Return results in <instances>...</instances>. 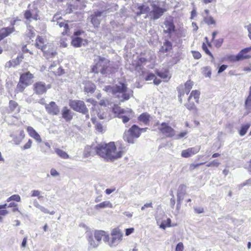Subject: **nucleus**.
<instances>
[{"mask_svg":"<svg viewBox=\"0 0 251 251\" xmlns=\"http://www.w3.org/2000/svg\"><path fill=\"white\" fill-rule=\"evenodd\" d=\"M97 154L108 161H114L121 158L124 151L117 150L114 142L99 144L94 148Z\"/></svg>","mask_w":251,"mask_h":251,"instance_id":"obj_1","label":"nucleus"},{"mask_svg":"<svg viewBox=\"0 0 251 251\" xmlns=\"http://www.w3.org/2000/svg\"><path fill=\"white\" fill-rule=\"evenodd\" d=\"M105 90L111 93L115 98L119 99L121 102L128 100L133 96V91L128 88L124 83L120 82L113 86H107Z\"/></svg>","mask_w":251,"mask_h":251,"instance_id":"obj_2","label":"nucleus"},{"mask_svg":"<svg viewBox=\"0 0 251 251\" xmlns=\"http://www.w3.org/2000/svg\"><path fill=\"white\" fill-rule=\"evenodd\" d=\"M116 68L112 67L110 61L105 58L99 57V60L92 68V72L95 73L100 72L102 74H109L115 72Z\"/></svg>","mask_w":251,"mask_h":251,"instance_id":"obj_3","label":"nucleus"},{"mask_svg":"<svg viewBox=\"0 0 251 251\" xmlns=\"http://www.w3.org/2000/svg\"><path fill=\"white\" fill-rule=\"evenodd\" d=\"M123 235V232L120 229L115 228L112 230L111 237L107 234L104 237L103 241L110 247H115L122 240Z\"/></svg>","mask_w":251,"mask_h":251,"instance_id":"obj_4","label":"nucleus"},{"mask_svg":"<svg viewBox=\"0 0 251 251\" xmlns=\"http://www.w3.org/2000/svg\"><path fill=\"white\" fill-rule=\"evenodd\" d=\"M113 111L115 114L122 119L124 123H126L134 116L133 111L130 109L125 110L121 108L118 105H114L113 108Z\"/></svg>","mask_w":251,"mask_h":251,"instance_id":"obj_5","label":"nucleus"},{"mask_svg":"<svg viewBox=\"0 0 251 251\" xmlns=\"http://www.w3.org/2000/svg\"><path fill=\"white\" fill-rule=\"evenodd\" d=\"M140 128L135 125H134L127 131H125L124 135L125 141L128 143H133L135 138L140 136Z\"/></svg>","mask_w":251,"mask_h":251,"instance_id":"obj_6","label":"nucleus"},{"mask_svg":"<svg viewBox=\"0 0 251 251\" xmlns=\"http://www.w3.org/2000/svg\"><path fill=\"white\" fill-rule=\"evenodd\" d=\"M158 130L167 137H172L175 135V130L168 124L162 123L158 126Z\"/></svg>","mask_w":251,"mask_h":251,"instance_id":"obj_7","label":"nucleus"},{"mask_svg":"<svg viewBox=\"0 0 251 251\" xmlns=\"http://www.w3.org/2000/svg\"><path fill=\"white\" fill-rule=\"evenodd\" d=\"M151 6L152 10L149 12V16L153 20L159 19L164 13L165 10L155 3H152Z\"/></svg>","mask_w":251,"mask_h":251,"instance_id":"obj_8","label":"nucleus"},{"mask_svg":"<svg viewBox=\"0 0 251 251\" xmlns=\"http://www.w3.org/2000/svg\"><path fill=\"white\" fill-rule=\"evenodd\" d=\"M70 105L74 110L83 114L88 111L84 102L81 100H72L70 102Z\"/></svg>","mask_w":251,"mask_h":251,"instance_id":"obj_9","label":"nucleus"},{"mask_svg":"<svg viewBox=\"0 0 251 251\" xmlns=\"http://www.w3.org/2000/svg\"><path fill=\"white\" fill-rule=\"evenodd\" d=\"M193 85V82L191 80L187 81L184 85H180L177 87V91H178V97L179 101L181 103L182 100L181 97L184 95L185 93L188 94L191 89L192 88Z\"/></svg>","mask_w":251,"mask_h":251,"instance_id":"obj_10","label":"nucleus"},{"mask_svg":"<svg viewBox=\"0 0 251 251\" xmlns=\"http://www.w3.org/2000/svg\"><path fill=\"white\" fill-rule=\"evenodd\" d=\"M47 42L45 38L43 37L38 36L36 40L35 46L37 48L41 49L42 51L45 52V55L46 57H48L50 54L49 52H46V49H47Z\"/></svg>","mask_w":251,"mask_h":251,"instance_id":"obj_11","label":"nucleus"},{"mask_svg":"<svg viewBox=\"0 0 251 251\" xmlns=\"http://www.w3.org/2000/svg\"><path fill=\"white\" fill-rule=\"evenodd\" d=\"M15 22L16 21H14L12 23H11L12 27H7L3 28L0 30V41L14 31L15 28L13 25H14ZM2 52V50L0 47V54H1Z\"/></svg>","mask_w":251,"mask_h":251,"instance_id":"obj_12","label":"nucleus"},{"mask_svg":"<svg viewBox=\"0 0 251 251\" xmlns=\"http://www.w3.org/2000/svg\"><path fill=\"white\" fill-rule=\"evenodd\" d=\"M33 87L35 92L38 95L46 93L47 90L50 88V87L47 86L44 82L40 81L35 83Z\"/></svg>","mask_w":251,"mask_h":251,"instance_id":"obj_13","label":"nucleus"},{"mask_svg":"<svg viewBox=\"0 0 251 251\" xmlns=\"http://www.w3.org/2000/svg\"><path fill=\"white\" fill-rule=\"evenodd\" d=\"M200 146L190 148L186 150H183L181 152V156L184 158H188L197 153L200 150Z\"/></svg>","mask_w":251,"mask_h":251,"instance_id":"obj_14","label":"nucleus"},{"mask_svg":"<svg viewBox=\"0 0 251 251\" xmlns=\"http://www.w3.org/2000/svg\"><path fill=\"white\" fill-rule=\"evenodd\" d=\"M46 109L49 114L53 115H57L59 112L58 106L53 101L50 102L49 104H47L46 105Z\"/></svg>","mask_w":251,"mask_h":251,"instance_id":"obj_15","label":"nucleus"},{"mask_svg":"<svg viewBox=\"0 0 251 251\" xmlns=\"http://www.w3.org/2000/svg\"><path fill=\"white\" fill-rule=\"evenodd\" d=\"M33 77V75L28 72L21 75L20 80L24 83L25 85L28 86L31 84Z\"/></svg>","mask_w":251,"mask_h":251,"instance_id":"obj_16","label":"nucleus"},{"mask_svg":"<svg viewBox=\"0 0 251 251\" xmlns=\"http://www.w3.org/2000/svg\"><path fill=\"white\" fill-rule=\"evenodd\" d=\"M101 12L97 11L91 15V23L95 27H98L100 24Z\"/></svg>","mask_w":251,"mask_h":251,"instance_id":"obj_17","label":"nucleus"},{"mask_svg":"<svg viewBox=\"0 0 251 251\" xmlns=\"http://www.w3.org/2000/svg\"><path fill=\"white\" fill-rule=\"evenodd\" d=\"M27 131L29 135L34 138L38 143L42 142V139L40 135L35 131V130L31 126H27Z\"/></svg>","mask_w":251,"mask_h":251,"instance_id":"obj_18","label":"nucleus"},{"mask_svg":"<svg viewBox=\"0 0 251 251\" xmlns=\"http://www.w3.org/2000/svg\"><path fill=\"white\" fill-rule=\"evenodd\" d=\"M251 51V46L242 50L238 53V57L239 58V60L240 61L251 58V55L248 54Z\"/></svg>","mask_w":251,"mask_h":251,"instance_id":"obj_19","label":"nucleus"},{"mask_svg":"<svg viewBox=\"0 0 251 251\" xmlns=\"http://www.w3.org/2000/svg\"><path fill=\"white\" fill-rule=\"evenodd\" d=\"M71 44L74 47L77 48L86 44L87 41L85 39L73 36Z\"/></svg>","mask_w":251,"mask_h":251,"instance_id":"obj_20","label":"nucleus"},{"mask_svg":"<svg viewBox=\"0 0 251 251\" xmlns=\"http://www.w3.org/2000/svg\"><path fill=\"white\" fill-rule=\"evenodd\" d=\"M11 137L13 138L14 143L16 145H18L22 142L25 137L24 131L21 130L18 135L11 134Z\"/></svg>","mask_w":251,"mask_h":251,"instance_id":"obj_21","label":"nucleus"},{"mask_svg":"<svg viewBox=\"0 0 251 251\" xmlns=\"http://www.w3.org/2000/svg\"><path fill=\"white\" fill-rule=\"evenodd\" d=\"M32 203L34 207L39 209L41 212L45 214H50V215H53L55 213L54 211L50 212L49 210L45 208L44 206L41 205L38 202L36 199H34L32 201Z\"/></svg>","mask_w":251,"mask_h":251,"instance_id":"obj_22","label":"nucleus"},{"mask_svg":"<svg viewBox=\"0 0 251 251\" xmlns=\"http://www.w3.org/2000/svg\"><path fill=\"white\" fill-rule=\"evenodd\" d=\"M186 193V186L184 185H180L177 192V200L178 202H181Z\"/></svg>","mask_w":251,"mask_h":251,"instance_id":"obj_23","label":"nucleus"},{"mask_svg":"<svg viewBox=\"0 0 251 251\" xmlns=\"http://www.w3.org/2000/svg\"><path fill=\"white\" fill-rule=\"evenodd\" d=\"M113 208V204L109 201H105L100 202L99 204H96L95 206L96 210H100V209H104L105 208Z\"/></svg>","mask_w":251,"mask_h":251,"instance_id":"obj_24","label":"nucleus"},{"mask_svg":"<svg viewBox=\"0 0 251 251\" xmlns=\"http://www.w3.org/2000/svg\"><path fill=\"white\" fill-rule=\"evenodd\" d=\"M165 29L164 31L166 33H171L175 31V25L172 21L166 20L164 22Z\"/></svg>","mask_w":251,"mask_h":251,"instance_id":"obj_25","label":"nucleus"},{"mask_svg":"<svg viewBox=\"0 0 251 251\" xmlns=\"http://www.w3.org/2000/svg\"><path fill=\"white\" fill-rule=\"evenodd\" d=\"M9 108L11 112L18 113L20 112V108L17 102L14 100H10L9 103Z\"/></svg>","mask_w":251,"mask_h":251,"instance_id":"obj_26","label":"nucleus"},{"mask_svg":"<svg viewBox=\"0 0 251 251\" xmlns=\"http://www.w3.org/2000/svg\"><path fill=\"white\" fill-rule=\"evenodd\" d=\"M106 235H107V234L104 231L98 230L95 232L94 237L100 244L102 238H103V239Z\"/></svg>","mask_w":251,"mask_h":251,"instance_id":"obj_27","label":"nucleus"},{"mask_svg":"<svg viewBox=\"0 0 251 251\" xmlns=\"http://www.w3.org/2000/svg\"><path fill=\"white\" fill-rule=\"evenodd\" d=\"M62 117L66 121H70L72 119V115L69 109L66 107H64L62 112Z\"/></svg>","mask_w":251,"mask_h":251,"instance_id":"obj_28","label":"nucleus"},{"mask_svg":"<svg viewBox=\"0 0 251 251\" xmlns=\"http://www.w3.org/2000/svg\"><path fill=\"white\" fill-rule=\"evenodd\" d=\"M84 90L87 93H93L95 90V86L94 84L90 82L86 81L84 83Z\"/></svg>","mask_w":251,"mask_h":251,"instance_id":"obj_29","label":"nucleus"},{"mask_svg":"<svg viewBox=\"0 0 251 251\" xmlns=\"http://www.w3.org/2000/svg\"><path fill=\"white\" fill-rule=\"evenodd\" d=\"M157 75L164 79V81H168L171 78V75L168 71H157Z\"/></svg>","mask_w":251,"mask_h":251,"instance_id":"obj_30","label":"nucleus"},{"mask_svg":"<svg viewBox=\"0 0 251 251\" xmlns=\"http://www.w3.org/2000/svg\"><path fill=\"white\" fill-rule=\"evenodd\" d=\"M55 152L61 158L68 159L69 158V155L65 151L58 148L54 149Z\"/></svg>","mask_w":251,"mask_h":251,"instance_id":"obj_31","label":"nucleus"},{"mask_svg":"<svg viewBox=\"0 0 251 251\" xmlns=\"http://www.w3.org/2000/svg\"><path fill=\"white\" fill-rule=\"evenodd\" d=\"M88 241L89 244V248H96L100 245L99 242L95 239L92 235L88 237Z\"/></svg>","mask_w":251,"mask_h":251,"instance_id":"obj_32","label":"nucleus"},{"mask_svg":"<svg viewBox=\"0 0 251 251\" xmlns=\"http://www.w3.org/2000/svg\"><path fill=\"white\" fill-rule=\"evenodd\" d=\"M38 15L37 14L33 15L30 10H27L25 13V17L27 20L30 21L31 19L37 20Z\"/></svg>","mask_w":251,"mask_h":251,"instance_id":"obj_33","label":"nucleus"},{"mask_svg":"<svg viewBox=\"0 0 251 251\" xmlns=\"http://www.w3.org/2000/svg\"><path fill=\"white\" fill-rule=\"evenodd\" d=\"M245 106L247 110L246 114H248L251 112V96H248L245 102Z\"/></svg>","mask_w":251,"mask_h":251,"instance_id":"obj_34","label":"nucleus"},{"mask_svg":"<svg viewBox=\"0 0 251 251\" xmlns=\"http://www.w3.org/2000/svg\"><path fill=\"white\" fill-rule=\"evenodd\" d=\"M200 92L198 90H194L192 91L190 94L189 97V100H191V99L193 97L194 99L195 100L197 103H199V100L200 98Z\"/></svg>","mask_w":251,"mask_h":251,"instance_id":"obj_35","label":"nucleus"},{"mask_svg":"<svg viewBox=\"0 0 251 251\" xmlns=\"http://www.w3.org/2000/svg\"><path fill=\"white\" fill-rule=\"evenodd\" d=\"M139 10V12L137 13L138 15H140L142 14H145L147 13H149L150 12V8L149 7L146 5H143L141 6H139L138 8Z\"/></svg>","mask_w":251,"mask_h":251,"instance_id":"obj_36","label":"nucleus"},{"mask_svg":"<svg viewBox=\"0 0 251 251\" xmlns=\"http://www.w3.org/2000/svg\"><path fill=\"white\" fill-rule=\"evenodd\" d=\"M176 34L179 38L185 37L187 35V30L183 28H180L176 30Z\"/></svg>","mask_w":251,"mask_h":251,"instance_id":"obj_37","label":"nucleus"},{"mask_svg":"<svg viewBox=\"0 0 251 251\" xmlns=\"http://www.w3.org/2000/svg\"><path fill=\"white\" fill-rule=\"evenodd\" d=\"M191 100H189V97L188 99V102L185 104V106L190 110H194L195 111H197V110L194 102L193 101H191Z\"/></svg>","mask_w":251,"mask_h":251,"instance_id":"obj_38","label":"nucleus"},{"mask_svg":"<svg viewBox=\"0 0 251 251\" xmlns=\"http://www.w3.org/2000/svg\"><path fill=\"white\" fill-rule=\"evenodd\" d=\"M23 58V57L22 56H18L16 59L9 61L8 63L10 66L15 67L20 64Z\"/></svg>","mask_w":251,"mask_h":251,"instance_id":"obj_39","label":"nucleus"},{"mask_svg":"<svg viewBox=\"0 0 251 251\" xmlns=\"http://www.w3.org/2000/svg\"><path fill=\"white\" fill-rule=\"evenodd\" d=\"M150 115L147 113H143L139 117V120L145 124H147L149 121Z\"/></svg>","mask_w":251,"mask_h":251,"instance_id":"obj_40","label":"nucleus"},{"mask_svg":"<svg viewBox=\"0 0 251 251\" xmlns=\"http://www.w3.org/2000/svg\"><path fill=\"white\" fill-rule=\"evenodd\" d=\"M250 124H245L242 126L240 130L239 131V134L240 136H243L246 134L248 129L250 126Z\"/></svg>","mask_w":251,"mask_h":251,"instance_id":"obj_41","label":"nucleus"},{"mask_svg":"<svg viewBox=\"0 0 251 251\" xmlns=\"http://www.w3.org/2000/svg\"><path fill=\"white\" fill-rule=\"evenodd\" d=\"M27 86L28 85H25L24 83L20 80L18 84H17L16 91L17 92H22Z\"/></svg>","mask_w":251,"mask_h":251,"instance_id":"obj_42","label":"nucleus"},{"mask_svg":"<svg viewBox=\"0 0 251 251\" xmlns=\"http://www.w3.org/2000/svg\"><path fill=\"white\" fill-rule=\"evenodd\" d=\"M41 192L37 190H33L31 191V197H37L39 200L43 198V196L41 195Z\"/></svg>","mask_w":251,"mask_h":251,"instance_id":"obj_43","label":"nucleus"},{"mask_svg":"<svg viewBox=\"0 0 251 251\" xmlns=\"http://www.w3.org/2000/svg\"><path fill=\"white\" fill-rule=\"evenodd\" d=\"M204 21L207 25H215L216 22L214 19L210 16H206L204 17Z\"/></svg>","mask_w":251,"mask_h":251,"instance_id":"obj_44","label":"nucleus"},{"mask_svg":"<svg viewBox=\"0 0 251 251\" xmlns=\"http://www.w3.org/2000/svg\"><path fill=\"white\" fill-rule=\"evenodd\" d=\"M92 149L91 147L89 146H86L84 151L83 156L85 157H87L90 155L92 153Z\"/></svg>","mask_w":251,"mask_h":251,"instance_id":"obj_45","label":"nucleus"},{"mask_svg":"<svg viewBox=\"0 0 251 251\" xmlns=\"http://www.w3.org/2000/svg\"><path fill=\"white\" fill-rule=\"evenodd\" d=\"M57 24H58V25L60 27H63L65 30V31H63L62 34L63 35L68 34L69 30L68 25L67 24H65L63 22L57 23Z\"/></svg>","mask_w":251,"mask_h":251,"instance_id":"obj_46","label":"nucleus"},{"mask_svg":"<svg viewBox=\"0 0 251 251\" xmlns=\"http://www.w3.org/2000/svg\"><path fill=\"white\" fill-rule=\"evenodd\" d=\"M91 120L94 124H95V127H96V129L99 132H102V126L100 123H96V119L94 118H92Z\"/></svg>","mask_w":251,"mask_h":251,"instance_id":"obj_47","label":"nucleus"},{"mask_svg":"<svg viewBox=\"0 0 251 251\" xmlns=\"http://www.w3.org/2000/svg\"><path fill=\"white\" fill-rule=\"evenodd\" d=\"M213 41L214 42L215 47L219 48L222 46L224 39L223 38H219L217 40H214Z\"/></svg>","mask_w":251,"mask_h":251,"instance_id":"obj_48","label":"nucleus"},{"mask_svg":"<svg viewBox=\"0 0 251 251\" xmlns=\"http://www.w3.org/2000/svg\"><path fill=\"white\" fill-rule=\"evenodd\" d=\"M227 59L230 60V61H232V62H237V61H240L239 58L238 57V54L236 55H228V56H227Z\"/></svg>","mask_w":251,"mask_h":251,"instance_id":"obj_49","label":"nucleus"},{"mask_svg":"<svg viewBox=\"0 0 251 251\" xmlns=\"http://www.w3.org/2000/svg\"><path fill=\"white\" fill-rule=\"evenodd\" d=\"M32 141L31 139H28V142L22 147V150H25L30 149L31 147Z\"/></svg>","mask_w":251,"mask_h":251,"instance_id":"obj_50","label":"nucleus"},{"mask_svg":"<svg viewBox=\"0 0 251 251\" xmlns=\"http://www.w3.org/2000/svg\"><path fill=\"white\" fill-rule=\"evenodd\" d=\"M220 162L217 160H214L206 164V166L209 167H218L220 165Z\"/></svg>","mask_w":251,"mask_h":251,"instance_id":"obj_51","label":"nucleus"},{"mask_svg":"<svg viewBox=\"0 0 251 251\" xmlns=\"http://www.w3.org/2000/svg\"><path fill=\"white\" fill-rule=\"evenodd\" d=\"M171 220L170 219L168 218L167 219V222H166L165 221H163L162 222V223L161 224V225H160V227L161 228H162L163 229H165V227L168 226H170V224H171Z\"/></svg>","mask_w":251,"mask_h":251,"instance_id":"obj_52","label":"nucleus"},{"mask_svg":"<svg viewBox=\"0 0 251 251\" xmlns=\"http://www.w3.org/2000/svg\"><path fill=\"white\" fill-rule=\"evenodd\" d=\"M163 48H165V50L166 51H167L172 49V43L167 41L164 43Z\"/></svg>","mask_w":251,"mask_h":251,"instance_id":"obj_53","label":"nucleus"},{"mask_svg":"<svg viewBox=\"0 0 251 251\" xmlns=\"http://www.w3.org/2000/svg\"><path fill=\"white\" fill-rule=\"evenodd\" d=\"M8 213V210L6 209H0V222H2V217L7 215Z\"/></svg>","mask_w":251,"mask_h":251,"instance_id":"obj_54","label":"nucleus"},{"mask_svg":"<svg viewBox=\"0 0 251 251\" xmlns=\"http://www.w3.org/2000/svg\"><path fill=\"white\" fill-rule=\"evenodd\" d=\"M187 132L186 131L181 132L179 134H177L176 135H175V139L176 140L179 139L181 138L184 137L186 135H187Z\"/></svg>","mask_w":251,"mask_h":251,"instance_id":"obj_55","label":"nucleus"},{"mask_svg":"<svg viewBox=\"0 0 251 251\" xmlns=\"http://www.w3.org/2000/svg\"><path fill=\"white\" fill-rule=\"evenodd\" d=\"M202 48L203 50L205 51V52L207 54L210 55L212 58H213V56L212 55V54L210 52V51L208 50L206 45L204 43H203Z\"/></svg>","mask_w":251,"mask_h":251,"instance_id":"obj_56","label":"nucleus"},{"mask_svg":"<svg viewBox=\"0 0 251 251\" xmlns=\"http://www.w3.org/2000/svg\"><path fill=\"white\" fill-rule=\"evenodd\" d=\"M184 250V246L182 242L178 243L176 247L175 251H183Z\"/></svg>","mask_w":251,"mask_h":251,"instance_id":"obj_57","label":"nucleus"},{"mask_svg":"<svg viewBox=\"0 0 251 251\" xmlns=\"http://www.w3.org/2000/svg\"><path fill=\"white\" fill-rule=\"evenodd\" d=\"M193 56L195 59H199L201 57V55L199 51H192Z\"/></svg>","mask_w":251,"mask_h":251,"instance_id":"obj_58","label":"nucleus"},{"mask_svg":"<svg viewBox=\"0 0 251 251\" xmlns=\"http://www.w3.org/2000/svg\"><path fill=\"white\" fill-rule=\"evenodd\" d=\"M204 163H205L204 162H202V163H198V164H191L190 165L189 168L190 170H193L195 169H196L197 167H199L200 165H203Z\"/></svg>","mask_w":251,"mask_h":251,"instance_id":"obj_59","label":"nucleus"},{"mask_svg":"<svg viewBox=\"0 0 251 251\" xmlns=\"http://www.w3.org/2000/svg\"><path fill=\"white\" fill-rule=\"evenodd\" d=\"M50 175L54 177L59 176V173L54 169L52 168L50 170Z\"/></svg>","mask_w":251,"mask_h":251,"instance_id":"obj_60","label":"nucleus"},{"mask_svg":"<svg viewBox=\"0 0 251 251\" xmlns=\"http://www.w3.org/2000/svg\"><path fill=\"white\" fill-rule=\"evenodd\" d=\"M12 196V201L20 202L21 201V197L19 195L15 194Z\"/></svg>","mask_w":251,"mask_h":251,"instance_id":"obj_61","label":"nucleus"},{"mask_svg":"<svg viewBox=\"0 0 251 251\" xmlns=\"http://www.w3.org/2000/svg\"><path fill=\"white\" fill-rule=\"evenodd\" d=\"M194 211L195 212V213H198V214H200V213H202L203 212V208L202 207H194Z\"/></svg>","mask_w":251,"mask_h":251,"instance_id":"obj_62","label":"nucleus"},{"mask_svg":"<svg viewBox=\"0 0 251 251\" xmlns=\"http://www.w3.org/2000/svg\"><path fill=\"white\" fill-rule=\"evenodd\" d=\"M246 27L248 31V37L251 40V24L247 25Z\"/></svg>","mask_w":251,"mask_h":251,"instance_id":"obj_63","label":"nucleus"},{"mask_svg":"<svg viewBox=\"0 0 251 251\" xmlns=\"http://www.w3.org/2000/svg\"><path fill=\"white\" fill-rule=\"evenodd\" d=\"M227 67V66L226 65H222L219 69L218 74H220L224 72Z\"/></svg>","mask_w":251,"mask_h":251,"instance_id":"obj_64","label":"nucleus"}]
</instances>
